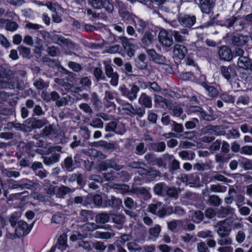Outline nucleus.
<instances>
[{
  "label": "nucleus",
  "mask_w": 252,
  "mask_h": 252,
  "mask_svg": "<svg viewBox=\"0 0 252 252\" xmlns=\"http://www.w3.org/2000/svg\"><path fill=\"white\" fill-rule=\"evenodd\" d=\"M105 163L107 167L113 168L116 171H119L124 167L123 165L118 164L114 159L107 160Z\"/></svg>",
  "instance_id": "nucleus-40"
},
{
  "label": "nucleus",
  "mask_w": 252,
  "mask_h": 252,
  "mask_svg": "<svg viewBox=\"0 0 252 252\" xmlns=\"http://www.w3.org/2000/svg\"><path fill=\"white\" fill-rule=\"evenodd\" d=\"M210 190L213 192H224L226 190V187L220 184H214L211 186Z\"/></svg>",
  "instance_id": "nucleus-54"
},
{
  "label": "nucleus",
  "mask_w": 252,
  "mask_h": 252,
  "mask_svg": "<svg viewBox=\"0 0 252 252\" xmlns=\"http://www.w3.org/2000/svg\"><path fill=\"white\" fill-rule=\"evenodd\" d=\"M28 120L30 121L31 126L32 128H41L48 123V121L45 118L42 119H37L36 118H31L29 119Z\"/></svg>",
  "instance_id": "nucleus-24"
},
{
  "label": "nucleus",
  "mask_w": 252,
  "mask_h": 252,
  "mask_svg": "<svg viewBox=\"0 0 252 252\" xmlns=\"http://www.w3.org/2000/svg\"><path fill=\"white\" fill-rule=\"evenodd\" d=\"M162 203L157 202L148 205V209L149 212L156 215L160 218H163L167 215L166 208L162 206Z\"/></svg>",
  "instance_id": "nucleus-5"
},
{
  "label": "nucleus",
  "mask_w": 252,
  "mask_h": 252,
  "mask_svg": "<svg viewBox=\"0 0 252 252\" xmlns=\"http://www.w3.org/2000/svg\"><path fill=\"white\" fill-rule=\"evenodd\" d=\"M115 235V233L110 232H101V231H95L94 236L96 238L102 239H108L113 237Z\"/></svg>",
  "instance_id": "nucleus-35"
},
{
  "label": "nucleus",
  "mask_w": 252,
  "mask_h": 252,
  "mask_svg": "<svg viewBox=\"0 0 252 252\" xmlns=\"http://www.w3.org/2000/svg\"><path fill=\"white\" fill-rule=\"evenodd\" d=\"M197 236L199 238L205 239L207 238H213L214 237L213 232L209 230L201 231L197 233Z\"/></svg>",
  "instance_id": "nucleus-60"
},
{
  "label": "nucleus",
  "mask_w": 252,
  "mask_h": 252,
  "mask_svg": "<svg viewBox=\"0 0 252 252\" xmlns=\"http://www.w3.org/2000/svg\"><path fill=\"white\" fill-rule=\"evenodd\" d=\"M219 55L221 59L226 61H231L233 57V54L231 50L224 46L220 49Z\"/></svg>",
  "instance_id": "nucleus-23"
},
{
  "label": "nucleus",
  "mask_w": 252,
  "mask_h": 252,
  "mask_svg": "<svg viewBox=\"0 0 252 252\" xmlns=\"http://www.w3.org/2000/svg\"><path fill=\"white\" fill-rule=\"evenodd\" d=\"M168 109L172 110V114L175 117H179L183 112V109L180 105L166 104Z\"/></svg>",
  "instance_id": "nucleus-31"
},
{
  "label": "nucleus",
  "mask_w": 252,
  "mask_h": 252,
  "mask_svg": "<svg viewBox=\"0 0 252 252\" xmlns=\"http://www.w3.org/2000/svg\"><path fill=\"white\" fill-rule=\"evenodd\" d=\"M124 203L125 206L130 210H135L137 207V202L134 201L131 197H126L124 200Z\"/></svg>",
  "instance_id": "nucleus-41"
},
{
  "label": "nucleus",
  "mask_w": 252,
  "mask_h": 252,
  "mask_svg": "<svg viewBox=\"0 0 252 252\" xmlns=\"http://www.w3.org/2000/svg\"><path fill=\"white\" fill-rule=\"evenodd\" d=\"M111 218L113 222L119 225L123 224L126 221L125 217L120 214H111Z\"/></svg>",
  "instance_id": "nucleus-34"
},
{
  "label": "nucleus",
  "mask_w": 252,
  "mask_h": 252,
  "mask_svg": "<svg viewBox=\"0 0 252 252\" xmlns=\"http://www.w3.org/2000/svg\"><path fill=\"white\" fill-rule=\"evenodd\" d=\"M7 182L8 184L9 189H15L20 188L21 189H31L32 187L38 185L36 183H31L32 182L27 179H23L19 181L14 180L11 179H8Z\"/></svg>",
  "instance_id": "nucleus-2"
},
{
  "label": "nucleus",
  "mask_w": 252,
  "mask_h": 252,
  "mask_svg": "<svg viewBox=\"0 0 252 252\" xmlns=\"http://www.w3.org/2000/svg\"><path fill=\"white\" fill-rule=\"evenodd\" d=\"M183 223L182 220H174L167 222V227L170 231H174L177 228L178 224H182Z\"/></svg>",
  "instance_id": "nucleus-52"
},
{
  "label": "nucleus",
  "mask_w": 252,
  "mask_h": 252,
  "mask_svg": "<svg viewBox=\"0 0 252 252\" xmlns=\"http://www.w3.org/2000/svg\"><path fill=\"white\" fill-rule=\"evenodd\" d=\"M155 36L149 32H146L141 39V44L143 47L145 49L153 46Z\"/></svg>",
  "instance_id": "nucleus-13"
},
{
  "label": "nucleus",
  "mask_w": 252,
  "mask_h": 252,
  "mask_svg": "<svg viewBox=\"0 0 252 252\" xmlns=\"http://www.w3.org/2000/svg\"><path fill=\"white\" fill-rule=\"evenodd\" d=\"M149 190L150 189L144 187H133L131 188L130 192L137 196H141L145 200H148L151 198Z\"/></svg>",
  "instance_id": "nucleus-11"
},
{
  "label": "nucleus",
  "mask_w": 252,
  "mask_h": 252,
  "mask_svg": "<svg viewBox=\"0 0 252 252\" xmlns=\"http://www.w3.org/2000/svg\"><path fill=\"white\" fill-rule=\"evenodd\" d=\"M42 36L47 42H54L57 34L48 32L45 31L40 32Z\"/></svg>",
  "instance_id": "nucleus-39"
},
{
  "label": "nucleus",
  "mask_w": 252,
  "mask_h": 252,
  "mask_svg": "<svg viewBox=\"0 0 252 252\" xmlns=\"http://www.w3.org/2000/svg\"><path fill=\"white\" fill-rule=\"evenodd\" d=\"M209 202L216 207L220 206L221 203V199L216 195H211L209 196Z\"/></svg>",
  "instance_id": "nucleus-56"
},
{
  "label": "nucleus",
  "mask_w": 252,
  "mask_h": 252,
  "mask_svg": "<svg viewBox=\"0 0 252 252\" xmlns=\"http://www.w3.org/2000/svg\"><path fill=\"white\" fill-rule=\"evenodd\" d=\"M97 223L94 222H89L86 223L83 225V228L85 230L92 231L97 229L100 228L102 226L97 225Z\"/></svg>",
  "instance_id": "nucleus-58"
},
{
  "label": "nucleus",
  "mask_w": 252,
  "mask_h": 252,
  "mask_svg": "<svg viewBox=\"0 0 252 252\" xmlns=\"http://www.w3.org/2000/svg\"><path fill=\"white\" fill-rule=\"evenodd\" d=\"M79 84L84 90L91 87L92 81L88 77H84L80 79Z\"/></svg>",
  "instance_id": "nucleus-49"
},
{
  "label": "nucleus",
  "mask_w": 252,
  "mask_h": 252,
  "mask_svg": "<svg viewBox=\"0 0 252 252\" xmlns=\"http://www.w3.org/2000/svg\"><path fill=\"white\" fill-rule=\"evenodd\" d=\"M250 101L249 96L244 94L239 97L236 101V105L238 107L248 105Z\"/></svg>",
  "instance_id": "nucleus-45"
},
{
  "label": "nucleus",
  "mask_w": 252,
  "mask_h": 252,
  "mask_svg": "<svg viewBox=\"0 0 252 252\" xmlns=\"http://www.w3.org/2000/svg\"><path fill=\"white\" fill-rule=\"evenodd\" d=\"M88 2L94 8H103L108 14H112L114 10L112 1L109 0H88Z\"/></svg>",
  "instance_id": "nucleus-3"
},
{
  "label": "nucleus",
  "mask_w": 252,
  "mask_h": 252,
  "mask_svg": "<svg viewBox=\"0 0 252 252\" xmlns=\"http://www.w3.org/2000/svg\"><path fill=\"white\" fill-rule=\"evenodd\" d=\"M1 174L4 177L9 178H18L20 175L19 171L14 170V168H3L1 169Z\"/></svg>",
  "instance_id": "nucleus-27"
},
{
  "label": "nucleus",
  "mask_w": 252,
  "mask_h": 252,
  "mask_svg": "<svg viewBox=\"0 0 252 252\" xmlns=\"http://www.w3.org/2000/svg\"><path fill=\"white\" fill-rule=\"evenodd\" d=\"M54 81L59 85L63 87L65 90L67 91L70 90L72 86L71 84L65 81L64 79L56 78L54 79Z\"/></svg>",
  "instance_id": "nucleus-47"
},
{
  "label": "nucleus",
  "mask_w": 252,
  "mask_h": 252,
  "mask_svg": "<svg viewBox=\"0 0 252 252\" xmlns=\"http://www.w3.org/2000/svg\"><path fill=\"white\" fill-rule=\"evenodd\" d=\"M93 218L92 212L89 210H82L78 216V220L81 222H86Z\"/></svg>",
  "instance_id": "nucleus-32"
},
{
  "label": "nucleus",
  "mask_w": 252,
  "mask_h": 252,
  "mask_svg": "<svg viewBox=\"0 0 252 252\" xmlns=\"http://www.w3.org/2000/svg\"><path fill=\"white\" fill-rule=\"evenodd\" d=\"M220 72L223 77L229 82L236 76L235 69L232 66H222L220 67Z\"/></svg>",
  "instance_id": "nucleus-10"
},
{
  "label": "nucleus",
  "mask_w": 252,
  "mask_h": 252,
  "mask_svg": "<svg viewBox=\"0 0 252 252\" xmlns=\"http://www.w3.org/2000/svg\"><path fill=\"white\" fill-rule=\"evenodd\" d=\"M251 61L246 57H240L237 61L238 66L243 69H248Z\"/></svg>",
  "instance_id": "nucleus-36"
},
{
  "label": "nucleus",
  "mask_w": 252,
  "mask_h": 252,
  "mask_svg": "<svg viewBox=\"0 0 252 252\" xmlns=\"http://www.w3.org/2000/svg\"><path fill=\"white\" fill-rule=\"evenodd\" d=\"M147 26L148 23L142 19H138L135 22V28L139 33L143 32Z\"/></svg>",
  "instance_id": "nucleus-38"
},
{
  "label": "nucleus",
  "mask_w": 252,
  "mask_h": 252,
  "mask_svg": "<svg viewBox=\"0 0 252 252\" xmlns=\"http://www.w3.org/2000/svg\"><path fill=\"white\" fill-rule=\"evenodd\" d=\"M119 39L121 41L124 51L126 52L127 56L129 57L133 56L134 55L135 46L131 42L133 39L127 38L125 36L119 37Z\"/></svg>",
  "instance_id": "nucleus-6"
},
{
  "label": "nucleus",
  "mask_w": 252,
  "mask_h": 252,
  "mask_svg": "<svg viewBox=\"0 0 252 252\" xmlns=\"http://www.w3.org/2000/svg\"><path fill=\"white\" fill-rule=\"evenodd\" d=\"M250 39V37L248 35H244L241 34L237 33L232 36L231 41L234 45L244 46L247 44V43Z\"/></svg>",
  "instance_id": "nucleus-9"
},
{
  "label": "nucleus",
  "mask_w": 252,
  "mask_h": 252,
  "mask_svg": "<svg viewBox=\"0 0 252 252\" xmlns=\"http://www.w3.org/2000/svg\"><path fill=\"white\" fill-rule=\"evenodd\" d=\"M50 100L56 101V105L58 107L65 106L68 103L66 97H61L59 94L55 91L50 93Z\"/></svg>",
  "instance_id": "nucleus-16"
},
{
  "label": "nucleus",
  "mask_w": 252,
  "mask_h": 252,
  "mask_svg": "<svg viewBox=\"0 0 252 252\" xmlns=\"http://www.w3.org/2000/svg\"><path fill=\"white\" fill-rule=\"evenodd\" d=\"M159 42L163 45L167 47L171 46L174 43L172 35L166 30L161 31L158 34Z\"/></svg>",
  "instance_id": "nucleus-8"
},
{
  "label": "nucleus",
  "mask_w": 252,
  "mask_h": 252,
  "mask_svg": "<svg viewBox=\"0 0 252 252\" xmlns=\"http://www.w3.org/2000/svg\"><path fill=\"white\" fill-rule=\"evenodd\" d=\"M217 226L218 227L217 232L219 237L229 235L231 229L225 224V220L218 221L217 223Z\"/></svg>",
  "instance_id": "nucleus-17"
},
{
  "label": "nucleus",
  "mask_w": 252,
  "mask_h": 252,
  "mask_svg": "<svg viewBox=\"0 0 252 252\" xmlns=\"http://www.w3.org/2000/svg\"><path fill=\"white\" fill-rule=\"evenodd\" d=\"M20 217V214L18 212H15L11 215L9 218V222L12 227H15L17 222Z\"/></svg>",
  "instance_id": "nucleus-57"
},
{
  "label": "nucleus",
  "mask_w": 252,
  "mask_h": 252,
  "mask_svg": "<svg viewBox=\"0 0 252 252\" xmlns=\"http://www.w3.org/2000/svg\"><path fill=\"white\" fill-rule=\"evenodd\" d=\"M73 191V189H71L67 187L62 186L59 188L57 192V195L59 197L64 198L66 194L70 193Z\"/></svg>",
  "instance_id": "nucleus-37"
},
{
  "label": "nucleus",
  "mask_w": 252,
  "mask_h": 252,
  "mask_svg": "<svg viewBox=\"0 0 252 252\" xmlns=\"http://www.w3.org/2000/svg\"><path fill=\"white\" fill-rule=\"evenodd\" d=\"M234 194H236V190L233 188H230L228 190L229 196L224 198V202L227 204H230L234 200Z\"/></svg>",
  "instance_id": "nucleus-59"
},
{
  "label": "nucleus",
  "mask_w": 252,
  "mask_h": 252,
  "mask_svg": "<svg viewBox=\"0 0 252 252\" xmlns=\"http://www.w3.org/2000/svg\"><path fill=\"white\" fill-rule=\"evenodd\" d=\"M138 101L140 104L144 105L147 108H150L152 106V98L146 93L141 94L139 98Z\"/></svg>",
  "instance_id": "nucleus-28"
},
{
  "label": "nucleus",
  "mask_w": 252,
  "mask_h": 252,
  "mask_svg": "<svg viewBox=\"0 0 252 252\" xmlns=\"http://www.w3.org/2000/svg\"><path fill=\"white\" fill-rule=\"evenodd\" d=\"M202 86L207 90L210 96L215 97L218 95V91L214 87L209 86L206 82L203 83Z\"/></svg>",
  "instance_id": "nucleus-48"
},
{
  "label": "nucleus",
  "mask_w": 252,
  "mask_h": 252,
  "mask_svg": "<svg viewBox=\"0 0 252 252\" xmlns=\"http://www.w3.org/2000/svg\"><path fill=\"white\" fill-rule=\"evenodd\" d=\"M130 89H129L125 86H123L120 87L119 90L122 95L132 101L136 99L137 93L140 91V88L135 84L130 86Z\"/></svg>",
  "instance_id": "nucleus-4"
},
{
  "label": "nucleus",
  "mask_w": 252,
  "mask_h": 252,
  "mask_svg": "<svg viewBox=\"0 0 252 252\" xmlns=\"http://www.w3.org/2000/svg\"><path fill=\"white\" fill-rule=\"evenodd\" d=\"M93 75L94 76L96 82H98L100 80L105 81L106 80V77L103 73V71L101 68L99 67H96L93 70Z\"/></svg>",
  "instance_id": "nucleus-33"
},
{
  "label": "nucleus",
  "mask_w": 252,
  "mask_h": 252,
  "mask_svg": "<svg viewBox=\"0 0 252 252\" xmlns=\"http://www.w3.org/2000/svg\"><path fill=\"white\" fill-rule=\"evenodd\" d=\"M60 158V154H53L50 157H43V163L47 165H50L59 161Z\"/></svg>",
  "instance_id": "nucleus-30"
},
{
  "label": "nucleus",
  "mask_w": 252,
  "mask_h": 252,
  "mask_svg": "<svg viewBox=\"0 0 252 252\" xmlns=\"http://www.w3.org/2000/svg\"><path fill=\"white\" fill-rule=\"evenodd\" d=\"M163 157L164 159L171 160V162L169 165V171L171 173H173L175 171L180 169V162L173 158V155L165 154L163 156Z\"/></svg>",
  "instance_id": "nucleus-20"
},
{
  "label": "nucleus",
  "mask_w": 252,
  "mask_h": 252,
  "mask_svg": "<svg viewBox=\"0 0 252 252\" xmlns=\"http://www.w3.org/2000/svg\"><path fill=\"white\" fill-rule=\"evenodd\" d=\"M103 122L99 118H94L89 123V125L94 128H103Z\"/></svg>",
  "instance_id": "nucleus-50"
},
{
  "label": "nucleus",
  "mask_w": 252,
  "mask_h": 252,
  "mask_svg": "<svg viewBox=\"0 0 252 252\" xmlns=\"http://www.w3.org/2000/svg\"><path fill=\"white\" fill-rule=\"evenodd\" d=\"M233 209L230 207H221L218 211V215L221 218H224L227 215L231 214Z\"/></svg>",
  "instance_id": "nucleus-51"
},
{
  "label": "nucleus",
  "mask_w": 252,
  "mask_h": 252,
  "mask_svg": "<svg viewBox=\"0 0 252 252\" xmlns=\"http://www.w3.org/2000/svg\"><path fill=\"white\" fill-rule=\"evenodd\" d=\"M151 146L152 149L157 152H163L166 148V145L164 142L154 143Z\"/></svg>",
  "instance_id": "nucleus-42"
},
{
  "label": "nucleus",
  "mask_w": 252,
  "mask_h": 252,
  "mask_svg": "<svg viewBox=\"0 0 252 252\" xmlns=\"http://www.w3.org/2000/svg\"><path fill=\"white\" fill-rule=\"evenodd\" d=\"M142 170L144 171V172L141 173V175H145L148 177L153 178L157 176H161L160 173L158 171L152 168H150L148 170L145 169H143Z\"/></svg>",
  "instance_id": "nucleus-44"
},
{
  "label": "nucleus",
  "mask_w": 252,
  "mask_h": 252,
  "mask_svg": "<svg viewBox=\"0 0 252 252\" xmlns=\"http://www.w3.org/2000/svg\"><path fill=\"white\" fill-rule=\"evenodd\" d=\"M179 21L183 26L190 28L195 24L196 17L195 16L185 15L182 17H180Z\"/></svg>",
  "instance_id": "nucleus-21"
},
{
  "label": "nucleus",
  "mask_w": 252,
  "mask_h": 252,
  "mask_svg": "<svg viewBox=\"0 0 252 252\" xmlns=\"http://www.w3.org/2000/svg\"><path fill=\"white\" fill-rule=\"evenodd\" d=\"M4 75H5V78L2 76H0V89L5 88L14 89L15 88L14 83L9 81L11 78V71H5Z\"/></svg>",
  "instance_id": "nucleus-12"
},
{
  "label": "nucleus",
  "mask_w": 252,
  "mask_h": 252,
  "mask_svg": "<svg viewBox=\"0 0 252 252\" xmlns=\"http://www.w3.org/2000/svg\"><path fill=\"white\" fill-rule=\"evenodd\" d=\"M161 230V226L159 224H156L154 227L149 228L148 233L152 237L157 238L159 236Z\"/></svg>",
  "instance_id": "nucleus-43"
},
{
  "label": "nucleus",
  "mask_w": 252,
  "mask_h": 252,
  "mask_svg": "<svg viewBox=\"0 0 252 252\" xmlns=\"http://www.w3.org/2000/svg\"><path fill=\"white\" fill-rule=\"evenodd\" d=\"M122 203L121 199L116 198L114 196H111L109 198L107 197L103 203L102 207H110L112 208H116L119 206Z\"/></svg>",
  "instance_id": "nucleus-15"
},
{
  "label": "nucleus",
  "mask_w": 252,
  "mask_h": 252,
  "mask_svg": "<svg viewBox=\"0 0 252 252\" xmlns=\"http://www.w3.org/2000/svg\"><path fill=\"white\" fill-rule=\"evenodd\" d=\"M105 74L107 77L111 78L110 83L112 86H116L118 84L119 76L116 72L114 71L112 65L106 63L104 67Z\"/></svg>",
  "instance_id": "nucleus-7"
},
{
  "label": "nucleus",
  "mask_w": 252,
  "mask_h": 252,
  "mask_svg": "<svg viewBox=\"0 0 252 252\" xmlns=\"http://www.w3.org/2000/svg\"><path fill=\"white\" fill-rule=\"evenodd\" d=\"M179 193V191L175 188H169L166 190L167 195L175 199L178 198Z\"/></svg>",
  "instance_id": "nucleus-63"
},
{
  "label": "nucleus",
  "mask_w": 252,
  "mask_h": 252,
  "mask_svg": "<svg viewBox=\"0 0 252 252\" xmlns=\"http://www.w3.org/2000/svg\"><path fill=\"white\" fill-rule=\"evenodd\" d=\"M86 199H93V202L95 205V206L97 207H102L103 202L102 196L99 194H95L93 197L92 196H88L86 197Z\"/></svg>",
  "instance_id": "nucleus-46"
},
{
  "label": "nucleus",
  "mask_w": 252,
  "mask_h": 252,
  "mask_svg": "<svg viewBox=\"0 0 252 252\" xmlns=\"http://www.w3.org/2000/svg\"><path fill=\"white\" fill-rule=\"evenodd\" d=\"M171 33L176 42L182 43L186 40V35H188V31L187 29H183L179 31H171Z\"/></svg>",
  "instance_id": "nucleus-19"
},
{
  "label": "nucleus",
  "mask_w": 252,
  "mask_h": 252,
  "mask_svg": "<svg viewBox=\"0 0 252 252\" xmlns=\"http://www.w3.org/2000/svg\"><path fill=\"white\" fill-rule=\"evenodd\" d=\"M173 52L174 56L179 59H183L187 53V49L184 45L176 44L174 46Z\"/></svg>",
  "instance_id": "nucleus-22"
},
{
  "label": "nucleus",
  "mask_w": 252,
  "mask_h": 252,
  "mask_svg": "<svg viewBox=\"0 0 252 252\" xmlns=\"http://www.w3.org/2000/svg\"><path fill=\"white\" fill-rule=\"evenodd\" d=\"M31 229L28 223L22 220L18 221V226L15 229L16 234L20 237L27 234Z\"/></svg>",
  "instance_id": "nucleus-18"
},
{
  "label": "nucleus",
  "mask_w": 252,
  "mask_h": 252,
  "mask_svg": "<svg viewBox=\"0 0 252 252\" xmlns=\"http://www.w3.org/2000/svg\"><path fill=\"white\" fill-rule=\"evenodd\" d=\"M179 155L184 160H191L194 158V154L191 151H183L179 153Z\"/></svg>",
  "instance_id": "nucleus-55"
},
{
  "label": "nucleus",
  "mask_w": 252,
  "mask_h": 252,
  "mask_svg": "<svg viewBox=\"0 0 252 252\" xmlns=\"http://www.w3.org/2000/svg\"><path fill=\"white\" fill-rule=\"evenodd\" d=\"M197 250L198 252H209L207 245L202 241L197 244Z\"/></svg>",
  "instance_id": "nucleus-64"
},
{
  "label": "nucleus",
  "mask_w": 252,
  "mask_h": 252,
  "mask_svg": "<svg viewBox=\"0 0 252 252\" xmlns=\"http://www.w3.org/2000/svg\"><path fill=\"white\" fill-rule=\"evenodd\" d=\"M110 214L105 212L97 214L95 217V222L101 224L108 222L110 219Z\"/></svg>",
  "instance_id": "nucleus-26"
},
{
  "label": "nucleus",
  "mask_w": 252,
  "mask_h": 252,
  "mask_svg": "<svg viewBox=\"0 0 252 252\" xmlns=\"http://www.w3.org/2000/svg\"><path fill=\"white\" fill-rule=\"evenodd\" d=\"M34 146V142H29L27 143L24 142H20L19 147L23 149V151L26 153H28Z\"/></svg>",
  "instance_id": "nucleus-61"
},
{
  "label": "nucleus",
  "mask_w": 252,
  "mask_h": 252,
  "mask_svg": "<svg viewBox=\"0 0 252 252\" xmlns=\"http://www.w3.org/2000/svg\"><path fill=\"white\" fill-rule=\"evenodd\" d=\"M62 166L67 171L71 172L76 167V162H73V159L71 157H68L64 159Z\"/></svg>",
  "instance_id": "nucleus-29"
},
{
  "label": "nucleus",
  "mask_w": 252,
  "mask_h": 252,
  "mask_svg": "<svg viewBox=\"0 0 252 252\" xmlns=\"http://www.w3.org/2000/svg\"><path fill=\"white\" fill-rule=\"evenodd\" d=\"M220 239L218 240V244L221 246H228L232 244V239L229 235L225 236L224 237H220Z\"/></svg>",
  "instance_id": "nucleus-53"
},
{
  "label": "nucleus",
  "mask_w": 252,
  "mask_h": 252,
  "mask_svg": "<svg viewBox=\"0 0 252 252\" xmlns=\"http://www.w3.org/2000/svg\"><path fill=\"white\" fill-rule=\"evenodd\" d=\"M54 43L62 47H71L73 46L72 41L61 35L57 34Z\"/></svg>",
  "instance_id": "nucleus-25"
},
{
  "label": "nucleus",
  "mask_w": 252,
  "mask_h": 252,
  "mask_svg": "<svg viewBox=\"0 0 252 252\" xmlns=\"http://www.w3.org/2000/svg\"><path fill=\"white\" fill-rule=\"evenodd\" d=\"M198 5L201 11L206 14H210L212 12L214 6L213 0H198Z\"/></svg>",
  "instance_id": "nucleus-14"
},
{
  "label": "nucleus",
  "mask_w": 252,
  "mask_h": 252,
  "mask_svg": "<svg viewBox=\"0 0 252 252\" xmlns=\"http://www.w3.org/2000/svg\"><path fill=\"white\" fill-rule=\"evenodd\" d=\"M221 22L222 26L228 28L233 27L236 31H242L249 27V24L246 22L245 18L243 19L238 16H233Z\"/></svg>",
  "instance_id": "nucleus-1"
},
{
  "label": "nucleus",
  "mask_w": 252,
  "mask_h": 252,
  "mask_svg": "<svg viewBox=\"0 0 252 252\" xmlns=\"http://www.w3.org/2000/svg\"><path fill=\"white\" fill-rule=\"evenodd\" d=\"M53 131V126L52 125L46 126L42 129L41 132V136L43 137H46L50 135Z\"/></svg>",
  "instance_id": "nucleus-62"
}]
</instances>
